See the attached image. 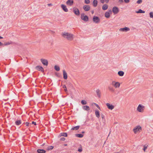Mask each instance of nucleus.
Listing matches in <instances>:
<instances>
[{"label":"nucleus","instance_id":"nucleus-38","mask_svg":"<svg viewBox=\"0 0 153 153\" xmlns=\"http://www.w3.org/2000/svg\"><path fill=\"white\" fill-rule=\"evenodd\" d=\"M85 4H88L90 3L89 0H85Z\"/></svg>","mask_w":153,"mask_h":153},{"label":"nucleus","instance_id":"nucleus-14","mask_svg":"<svg viewBox=\"0 0 153 153\" xmlns=\"http://www.w3.org/2000/svg\"><path fill=\"white\" fill-rule=\"evenodd\" d=\"M74 3L73 1L72 0H68L66 2V4L68 5H72Z\"/></svg>","mask_w":153,"mask_h":153},{"label":"nucleus","instance_id":"nucleus-47","mask_svg":"<svg viewBox=\"0 0 153 153\" xmlns=\"http://www.w3.org/2000/svg\"><path fill=\"white\" fill-rule=\"evenodd\" d=\"M101 116L102 119H103L104 118V115H103V114H101Z\"/></svg>","mask_w":153,"mask_h":153},{"label":"nucleus","instance_id":"nucleus-11","mask_svg":"<svg viewBox=\"0 0 153 153\" xmlns=\"http://www.w3.org/2000/svg\"><path fill=\"white\" fill-rule=\"evenodd\" d=\"M112 13V11L110 10L109 12H106L105 14V16L106 18H109L110 17V14Z\"/></svg>","mask_w":153,"mask_h":153},{"label":"nucleus","instance_id":"nucleus-5","mask_svg":"<svg viewBox=\"0 0 153 153\" xmlns=\"http://www.w3.org/2000/svg\"><path fill=\"white\" fill-rule=\"evenodd\" d=\"M81 19L85 22H87L88 20V16L85 15L84 13L81 14Z\"/></svg>","mask_w":153,"mask_h":153},{"label":"nucleus","instance_id":"nucleus-34","mask_svg":"<svg viewBox=\"0 0 153 153\" xmlns=\"http://www.w3.org/2000/svg\"><path fill=\"white\" fill-rule=\"evenodd\" d=\"M81 103L82 105H85L87 104L86 101L85 100H82Z\"/></svg>","mask_w":153,"mask_h":153},{"label":"nucleus","instance_id":"nucleus-10","mask_svg":"<svg viewBox=\"0 0 153 153\" xmlns=\"http://www.w3.org/2000/svg\"><path fill=\"white\" fill-rule=\"evenodd\" d=\"M112 12L114 14L117 13L119 12V9L116 7H114L112 9Z\"/></svg>","mask_w":153,"mask_h":153},{"label":"nucleus","instance_id":"nucleus-29","mask_svg":"<svg viewBox=\"0 0 153 153\" xmlns=\"http://www.w3.org/2000/svg\"><path fill=\"white\" fill-rule=\"evenodd\" d=\"M145 12L141 9H140L138 11H136V13H144Z\"/></svg>","mask_w":153,"mask_h":153},{"label":"nucleus","instance_id":"nucleus-52","mask_svg":"<svg viewBox=\"0 0 153 153\" xmlns=\"http://www.w3.org/2000/svg\"><path fill=\"white\" fill-rule=\"evenodd\" d=\"M91 13H92V14H93V13H94V11H93H93H91Z\"/></svg>","mask_w":153,"mask_h":153},{"label":"nucleus","instance_id":"nucleus-8","mask_svg":"<svg viewBox=\"0 0 153 153\" xmlns=\"http://www.w3.org/2000/svg\"><path fill=\"white\" fill-rule=\"evenodd\" d=\"M130 30V28L128 27H125L124 28H120L119 29V31L122 32H126Z\"/></svg>","mask_w":153,"mask_h":153},{"label":"nucleus","instance_id":"nucleus-37","mask_svg":"<svg viewBox=\"0 0 153 153\" xmlns=\"http://www.w3.org/2000/svg\"><path fill=\"white\" fill-rule=\"evenodd\" d=\"M25 124L27 126H30L31 124H30L29 123H28V122H26L25 123Z\"/></svg>","mask_w":153,"mask_h":153},{"label":"nucleus","instance_id":"nucleus-19","mask_svg":"<svg viewBox=\"0 0 153 153\" xmlns=\"http://www.w3.org/2000/svg\"><path fill=\"white\" fill-rule=\"evenodd\" d=\"M37 152L38 153H45L46 151L44 149H38L37 150Z\"/></svg>","mask_w":153,"mask_h":153},{"label":"nucleus","instance_id":"nucleus-15","mask_svg":"<svg viewBox=\"0 0 153 153\" xmlns=\"http://www.w3.org/2000/svg\"><path fill=\"white\" fill-rule=\"evenodd\" d=\"M61 7L62 9L65 12H67L68 11V9L66 7V6L64 4L61 5Z\"/></svg>","mask_w":153,"mask_h":153},{"label":"nucleus","instance_id":"nucleus-21","mask_svg":"<svg viewBox=\"0 0 153 153\" xmlns=\"http://www.w3.org/2000/svg\"><path fill=\"white\" fill-rule=\"evenodd\" d=\"M83 109L85 110L89 111L90 110V108L87 105L84 106Z\"/></svg>","mask_w":153,"mask_h":153},{"label":"nucleus","instance_id":"nucleus-53","mask_svg":"<svg viewBox=\"0 0 153 153\" xmlns=\"http://www.w3.org/2000/svg\"><path fill=\"white\" fill-rule=\"evenodd\" d=\"M45 144V143H44L43 144L41 145V146H43Z\"/></svg>","mask_w":153,"mask_h":153},{"label":"nucleus","instance_id":"nucleus-24","mask_svg":"<svg viewBox=\"0 0 153 153\" xmlns=\"http://www.w3.org/2000/svg\"><path fill=\"white\" fill-rule=\"evenodd\" d=\"M54 68L57 71H59L60 70L59 67L58 66L56 65L54 66Z\"/></svg>","mask_w":153,"mask_h":153},{"label":"nucleus","instance_id":"nucleus-48","mask_svg":"<svg viewBox=\"0 0 153 153\" xmlns=\"http://www.w3.org/2000/svg\"><path fill=\"white\" fill-rule=\"evenodd\" d=\"M109 1V0H105V2L106 3H108Z\"/></svg>","mask_w":153,"mask_h":153},{"label":"nucleus","instance_id":"nucleus-45","mask_svg":"<svg viewBox=\"0 0 153 153\" xmlns=\"http://www.w3.org/2000/svg\"><path fill=\"white\" fill-rule=\"evenodd\" d=\"M78 151L79 152H81L82 151V148H81L80 149H79L78 150Z\"/></svg>","mask_w":153,"mask_h":153},{"label":"nucleus","instance_id":"nucleus-16","mask_svg":"<svg viewBox=\"0 0 153 153\" xmlns=\"http://www.w3.org/2000/svg\"><path fill=\"white\" fill-rule=\"evenodd\" d=\"M36 68L38 71H40L42 72L44 71L43 68L40 66H37L36 67Z\"/></svg>","mask_w":153,"mask_h":153},{"label":"nucleus","instance_id":"nucleus-50","mask_svg":"<svg viewBox=\"0 0 153 153\" xmlns=\"http://www.w3.org/2000/svg\"><path fill=\"white\" fill-rule=\"evenodd\" d=\"M3 45V43L0 42V46H2Z\"/></svg>","mask_w":153,"mask_h":153},{"label":"nucleus","instance_id":"nucleus-43","mask_svg":"<svg viewBox=\"0 0 153 153\" xmlns=\"http://www.w3.org/2000/svg\"><path fill=\"white\" fill-rule=\"evenodd\" d=\"M32 124H34L35 125H36V122H35L34 121H33L32 122Z\"/></svg>","mask_w":153,"mask_h":153},{"label":"nucleus","instance_id":"nucleus-36","mask_svg":"<svg viewBox=\"0 0 153 153\" xmlns=\"http://www.w3.org/2000/svg\"><path fill=\"white\" fill-rule=\"evenodd\" d=\"M150 16L151 18H153V12H151L150 13Z\"/></svg>","mask_w":153,"mask_h":153},{"label":"nucleus","instance_id":"nucleus-46","mask_svg":"<svg viewBox=\"0 0 153 153\" xmlns=\"http://www.w3.org/2000/svg\"><path fill=\"white\" fill-rule=\"evenodd\" d=\"M100 2L102 4L104 3L105 2L104 0H100Z\"/></svg>","mask_w":153,"mask_h":153},{"label":"nucleus","instance_id":"nucleus-35","mask_svg":"<svg viewBox=\"0 0 153 153\" xmlns=\"http://www.w3.org/2000/svg\"><path fill=\"white\" fill-rule=\"evenodd\" d=\"M62 88H64V91H65V92H67L68 91V90H67V89L66 88V87L65 86V85H62Z\"/></svg>","mask_w":153,"mask_h":153},{"label":"nucleus","instance_id":"nucleus-12","mask_svg":"<svg viewBox=\"0 0 153 153\" xmlns=\"http://www.w3.org/2000/svg\"><path fill=\"white\" fill-rule=\"evenodd\" d=\"M83 8L85 11H88L90 9V6L88 5H85L83 6Z\"/></svg>","mask_w":153,"mask_h":153},{"label":"nucleus","instance_id":"nucleus-23","mask_svg":"<svg viewBox=\"0 0 153 153\" xmlns=\"http://www.w3.org/2000/svg\"><path fill=\"white\" fill-rule=\"evenodd\" d=\"M93 4L94 7H96L97 4V0H94L93 1Z\"/></svg>","mask_w":153,"mask_h":153},{"label":"nucleus","instance_id":"nucleus-55","mask_svg":"<svg viewBox=\"0 0 153 153\" xmlns=\"http://www.w3.org/2000/svg\"><path fill=\"white\" fill-rule=\"evenodd\" d=\"M67 144H64V146H67Z\"/></svg>","mask_w":153,"mask_h":153},{"label":"nucleus","instance_id":"nucleus-51","mask_svg":"<svg viewBox=\"0 0 153 153\" xmlns=\"http://www.w3.org/2000/svg\"><path fill=\"white\" fill-rule=\"evenodd\" d=\"M48 6H52V5L50 3V4H48Z\"/></svg>","mask_w":153,"mask_h":153},{"label":"nucleus","instance_id":"nucleus-28","mask_svg":"<svg viewBox=\"0 0 153 153\" xmlns=\"http://www.w3.org/2000/svg\"><path fill=\"white\" fill-rule=\"evenodd\" d=\"M21 122L20 120H18L17 121H16L15 122L16 124L17 125H18L21 124Z\"/></svg>","mask_w":153,"mask_h":153},{"label":"nucleus","instance_id":"nucleus-54","mask_svg":"<svg viewBox=\"0 0 153 153\" xmlns=\"http://www.w3.org/2000/svg\"><path fill=\"white\" fill-rule=\"evenodd\" d=\"M3 38V37L1 36H0V39H2Z\"/></svg>","mask_w":153,"mask_h":153},{"label":"nucleus","instance_id":"nucleus-9","mask_svg":"<svg viewBox=\"0 0 153 153\" xmlns=\"http://www.w3.org/2000/svg\"><path fill=\"white\" fill-rule=\"evenodd\" d=\"M73 12L76 15H79L80 14L79 11L77 8H73Z\"/></svg>","mask_w":153,"mask_h":153},{"label":"nucleus","instance_id":"nucleus-27","mask_svg":"<svg viewBox=\"0 0 153 153\" xmlns=\"http://www.w3.org/2000/svg\"><path fill=\"white\" fill-rule=\"evenodd\" d=\"M75 135L76 137H82L83 136V135L81 134H76Z\"/></svg>","mask_w":153,"mask_h":153},{"label":"nucleus","instance_id":"nucleus-1","mask_svg":"<svg viewBox=\"0 0 153 153\" xmlns=\"http://www.w3.org/2000/svg\"><path fill=\"white\" fill-rule=\"evenodd\" d=\"M62 35L63 37L69 41H71L74 39V35L73 34L66 32L62 33Z\"/></svg>","mask_w":153,"mask_h":153},{"label":"nucleus","instance_id":"nucleus-42","mask_svg":"<svg viewBox=\"0 0 153 153\" xmlns=\"http://www.w3.org/2000/svg\"><path fill=\"white\" fill-rule=\"evenodd\" d=\"M125 2L126 3H128L129 1V0H124Z\"/></svg>","mask_w":153,"mask_h":153},{"label":"nucleus","instance_id":"nucleus-17","mask_svg":"<svg viewBox=\"0 0 153 153\" xmlns=\"http://www.w3.org/2000/svg\"><path fill=\"white\" fill-rule=\"evenodd\" d=\"M63 78L64 79H67L68 76L67 73L66 72V71L65 70H63Z\"/></svg>","mask_w":153,"mask_h":153},{"label":"nucleus","instance_id":"nucleus-22","mask_svg":"<svg viewBox=\"0 0 153 153\" xmlns=\"http://www.w3.org/2000/svg\"><path fill=\"white\" fill-rule=\"evenodd\" d=\"M118 74L120 76H122L124 74V72L122 71H119L118 72Z\"/></svg>","mask_w":153,"mask_h":153},{"label":"nucleus","instance_id":"nucleus-7","mask_svg":"<svg viewBox=\"0 0 153 153\" xmlns=\"http://www.w3.org/2000/svg\"><path fill=\"white\" fill-rule=\"evenodd\" d=\"M106 105L107 106L108 108L109 109L111 110L113 109L114 107V106L113 105L108 103H106Z\"/></svg>","mask_w":153,"mask_h":153},{"label":"nucleus","instance_id":"nucleus-49","mask_svg":"<svg viewBox=\"0 0 153 153\" xmlns=\"http://www.w3.org/2000/svg\"><path fill=\"white\" fill-rule=\"evenodd\" d=\"M119 1L120 3H122L123 2V0H119Z\"/></svg>","mask_w":153,"mask_h":153},{"label":"nucleus","instance_id":"nucleus-56","mask_svg":"<svg viewBox=\"0 0 153 153\" xmlns=\"http://www.w3.org/2000/svg\"><path fill=\"white\" fill-rule=\"evenodd\" d=\"M82 133H85V132H84V131H82Z\"/></svg>","mask_w":153,"mask_h":153},{"label":"nucleus","instance_id":"nucleus-30","mask_svg":"<svg viewBox=\"0 0 153 153\" xmlns=\"http://www.w3.org/2000/svg\"><path fill=\"white\" fill-rule=\"evenodd\" d=\"M148 146V145L147 144H145L144 145V146H143L144 148L143 149V150L144 152H145L146 151V150L147 149Z\"/></svg>","mask_w":153,"mask_h":153},{"label":"nucleus","instance_id":"nucleus-25","mask_svg":"<svg viewBox=\"0 0 153 153\" xmlns=\"http://www.w3.org/2000/svg\"><path fill=\"white\" fill-rule=\"evenodd\" d=\"M79 126H76L75 127H74L73 128H71V130H77L79 129Z\"/></svg>","mask_w":153,"mask_h":153},{"label":"nucleus","instance_id":"nucleus-4","mask_svg":"<svg viewBox=\"0 0 153 153\" xmlns=\"http://www.w3.org/2000/svg\"><path fill=\"white\" fill-rule=\"evenodd\" d=\"M111 85L116 88H119L120 85V83L119 82L114 81L112 82Z\"/></svg>","mask_w":153,"mask_h":153},{"label":"nucleus","instance_id":"nucleus-32","mask_svg":"<svg viewBox=\"0 0 153 153\" xmlns=\"http://www.w3.org/2000/svg\"><path fill=\"white\" fill-rule=\"evenodd\" d=\"M108 88L109 90L111 92H113L114 91L113 88H112V87H108Z\"/></svg>","mask_w":153,"mask_h":153},{"label":"nucleus","instance_id":"nucleus-3","mask_svg":"<svg viewBox=\"0 0 153 153\" xmlns=\"http://www.w3.org/2000/svg\"><path fill=\"white\" fill-rule=\"evenodd\" d=\"M145 107L144 105L141 104H139L137 108V111L139 112L143 113L144 111Z\"/></svg>","mask_w":153,"mask_h":153},{"label":"nucleus","instance_id":"nucleus-33","mask_svg":"<svg viewBox=\"0 0 153 153\" xmlns=\"http://www.w3.org/2000/svg\"><path fill=\"white\" fill-rule=\"evenodd\" d=\"M61 134V135L62 136H63L64 137H67V133H65V132L62 133Z\"/></svg>","mask_w":153,"mask_h":153},{"label":"nucleus","instance_id":"nucleus-31","mask_svg":"<svg viewBox=\"0 0 153 153\" xmlns=\"http://www.w3.org/2000/svg\"><path fill=\"white\" fill-rule=\"evenodd\" d=\"M53 146H48L47 149V150H51L52 149H53Z\"/></svg>","mask_w":153,"mask_h":153},{"label":"nucleus","instance_id":"nucleus-18","mask_svg":"<svg viewBox=\"0 0 153 153\" xmlns=\"http://www.w3.org/2000/svg\"><path fill=\"white\" fill-rule=\"evenodd\" d=\"M108 7V6L107 4H104L102 6V9L103 10H106Z\"/></svg>","mask_w":153,"mask_h":153},{"label":"nucleus","instance_id":"nucleus-39","mask_svg":"<svg viewBox=\"0 0 153 153\" xmlns=\"http://www.w3.org/2000/svg\"><path fill=\"white\" fill-rule=\"evenodd\" d=\"M11 43L10 42H8L4 43V45H7L11 44Z\"/></svg>","mask_w":153,"mask_h":153},{"label":"nucleus","instance_id":"nucleus-6","mask_svg":"<svg viewBox=\"0 0 153 153\" xmlns=\"http://www.w3.org/2000/svg\"><path fill=\"white\" fill-rule=\"evenodd\" d=\"M93 21L95 23H98L100 22V19L98 17L94 16L93 18Z\"/></svg>","mask_w":153,"mask_h":153},{"label":"nucleus","instance_id":"nucleus-44","mask_svg":"<svg viewBox=\"0 0 153 153\" xmlns=\"http://www.w3.org/2000/svg\"><path fill=\"white\" fill-rule=\"evenodd\" d=\"M96 105L97 107L99 109H100V106L97 104H96Z\"/></svg>","mask_w":153,"mask_h":153},{"label":"nucleus","instance_id":"nucleus-2","mask_svg":"<svg viewBox=\"0 0 153 153\" xmlns=\"http://www.w3.org/2000/svg\"><path fill=\"white\" fill-rule=\"evenodd\" d=\"M142 130V127L140 125L135 126L133 129L132 131L135 134L140 133Z\"/></svg>","mask_w":153,"mask_h":153},{"label":"nucleus","instance_id":"nucleus-40","mask_svg":"<svg viewBox=\"0 0 153 153\" xmlns=\"http://www.w3.org/2000/svg\"><path fill=\"white\" fill-rule=\"evenodd\" d=\"M142 2V0H138L137 1V3L138 4H140Z\"/></svg>","mask_w":153,"mask_h":153},{"label":"nucleus","instance_id":"nucleus-20","mask_svg":"<svg viewBox=\"0 0 153 153\" xmlns=\"http://www.w3.org/2000/svg\"><path fill=\"white\" fill-rule=\"evenodd\" d=\"M95 114L96 117L98 118H99L100 117L99 111L97 110H96L95 111Z\"/></svg>","mask_w":153,"mask_h":153},{"label":"nucleus","instance_id":"nucleus-41","mask_svg":"<svg viewBox=\"0 0 153 153\" xmlns=\"http://www.w3.org/2000/svg\"><path fill=\"white\" fill-rule=\"evenodd\" d=\"M65 140V138L64 137H62L60 139V140L62 141H64Z\"/></svg>","mask_w":153,"mask_h":153},{"label":"nucleus","instance_id":"nucleus-13","mask_svg":"<svg viewBox=\"0 0 153 153\" xmlns=\"http://www.w3.org/2000/svg\"><path fill=\"white\" fill-rule=\"evenodd\" d=\"M41 61L42 63L45 65L47 66L48 65V61L45 59H41Z\"/></svg>","mask_w":153,"mask_h":153},{"label":"nucleus","instance_id":"nucleus-26","mask_svg":"<svg viewBox=\"0 0 153 153\" xmlns=\"http://www.w3.org/2000/svg\"><path fill=\"white\" fill-rule=\"evenodd\" d=\"M96 92L98 96L99 97H100V90L99 89H98L96 91Z\"/></svg>","mask_w":153,"mask_h":153}]
</instances>
